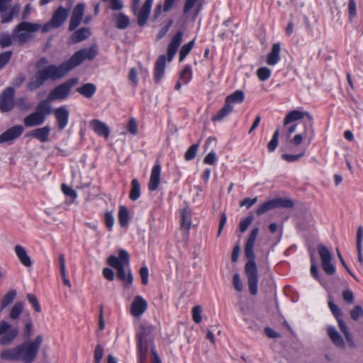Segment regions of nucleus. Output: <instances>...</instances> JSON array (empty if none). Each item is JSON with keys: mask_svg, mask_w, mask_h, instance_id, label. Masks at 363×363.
<instances>
[{"mask_svg": "<svg viewBox=\"0 0 363 363\" xmlns=\"http://www.w3.org/2000/svg\"><path fill=\"white\" fill-rule=\"evenodd\" d=\"M97 54V48L92 45L76 52L70 59L59 66L50 65L39 69L30 79L28 89L33 91L41 86L46 80L57 79L64 77L69 71L81 65L84 61L92 60Z\"/></svg>", "mask_w": 363, "mask_h": 363, "instance_id": "1", "label": "nucleus"}, {"mask_svg": "<svg viewBox=\"0 0 363 363\" xmlns=\"http://www.w3.org/2000/svg\"><path fill=\"white\" fill-rule=\"evenodd\" d=\"M259 233V228H253L245 245V255L248 261L245 264V272L247 277L248 287L252 295L257 294L258 275L257 268L255 261L254 246Z\"/></svg>", "mask_w": 363, "mask_h": 363, "instance_id": "2", "label": "nucleus"}, {"mask_svg": "<svg viewBox=\"0 0 363 363\" xmlns=\"http://www.w3.org/2000/svg\"><path fill=\"white\" fill-rule=\"evenodd\" d=\"M107 263L117 270V277L126 284H130L133 278L130 269V257L128 252L120 250L118 257L111 255Z\"/></svg>", "mask_w": 363, "mask_h": 363, "instance_id": "3", "label": "nucleus"}, {"mask_svg": "<svg viewBox=\"0 0 363 363\" xmlns=\"http://www.w3.org/2000/svg\"><path fill=\"white\" fill-rule=\"evenodd\" d=\"M153 327L150 324L142 325L137 332L138 353L140 363H145L147 352L151 346Z\"/></svg>", "mask_w": 363, "mask_h": 363, "instance_id": "4", "label": "nucleus"}, {"mask_svg": "<svg viewBox=\"0 0 363 363\" xmlns=\"http://www.w3.org/2000/svg\"><path fill=\"white\" fill-rule=\"evenodd\" d=\"M52 112L51 105L48 101H41L37 106L35 112L28 115L23 119L26 127L38 126L43 124L46 116Z\"/></svg>", "mask_w": 363, "mask_h": 363, "instance_id": "5", "label": "nucleus"}, {"mask_svg": "<svg viewBox=\"0 0 363 363\" xmlns=\"http://www.w3.org/2000/svg\"><path fill=\"white\" fill-rule=\"evenodd\" d=\"M42 342L43 336L39 335L34 340L18 345V347H21L20 360L25 363L33 362L37 357Z\"/></svg>", "mask_w": 363, "mask_h": 363, "instance_id": "6", "label": "nucleus"}, {"mask_svg": "<svg viewBox=\"0 0 363 363\" xmlns=\"http://www.w3.org/2000/svg\"><path fill=\"white\" fill-rule=\"evenodd\" d=\"M41 26L38 23L23 21L17 25L13 30V37L20 44H23L32 36V34L37 32Z\"/></svg>", "mask_w": 363, "mask_h": 363, "instance_id": "7", "label": "nucleus"}, {"mask_svg": "<svg viewBox=\"0 0 363 363\" xmlns=\"http://www.w3.org/2000/svg\"><path fill=\"white\" fill-rule=\"evenodd\" d=\"M18 335L17 327H13L5 320L0 321V345H9Z\"/></svg>", "mask_w": 363, "mask_h": 363, "instance_id": "8", "label": "nucleus"}, {"mask_svg": "<svg viewBox=\"0 0 363 363\" xmlns=\"http://www.w3.org/2000/svg\"><path fill=\"white\" fill-rule=\"evenodd\" d=\"M323 271L328 275L335 272V267L332 263L333 256L330 251L324 245L320 244L317 247Z\"/></svg>", "mask_w": 363, "mask_h": 363, "instance_id": "9", "label": "nucleus"}, {"mask_svg": "<svg viewBox=\"0 0 363 363\" xmlns=\"http://www.w3.org/2000/svg\"><path fill=\"white\" fill-rule=\"evenodd\" d=\"M293 206V203L290 200L284 199H276L269 200L258 207L256 211V213L260 216L269 210L278 208V207H286L291 208Z\"/></svg>", "mask_w": 363, "mask_h": 363, "instance_id": "10", "label": "nucleus"}, {"mask_svg": "<svg viewBox=\"0 0 363 363\" xmlns=\"http://www.w3.org/2000/svg\"><path fill=\"white\" fill-rule=\"evenodd\" d=\"M14 89L8 88L0 96V108L3 112L10 111L14 106Z\"/></svg>", "mask_w": 363, "mask_h": 363, "instance_id": "11", "label": "nucleus"}, {"mask_svg": "<svg viewBox=\"0 0 363 363\" xmlns=\"http://www.w3.org/2000/svg\"><path fill=\"white\" fill-rule=\"evenodd\" d=\"M147 302L141 296H136L130 308V314L135 318H140L147 310Z\"/></svg>", "mask_w": 363, "mask_h": 363, "instance_id": "12", "label": "nucleus"}, {"mask_svg": "<svg viewBox=\"0 0 363 363\" xmlns=\"http://www.w3.org/2000/svg\"><path fill=\"white\" fill-rule=\"evenodd\" d=\"M23 130V127L20 125L11 127L0 135V144L13 141L22 135Z\"/></svg>", "mask_w": 363, "mask_h": 363, "instance_id": "13", "label": "nucleus"}, {"mask_svg": "<svg viewBox=\"0 0 363 363\" xmlns=\"http://www.w3.org/2000/svg\"><path fill=\"white\" fill-rule=\"evenodd\" d=\"M84 9L85 6L84 4H78L74 8L69 21V30H74L80 25L84 16Z\"/></svg>", "mask_w": 363, "mask_h": 363, "instance_id": "14", "label": "nucleus"}, {"mask_svg": "<svg viewBox=\"0 0 363 363\" xmlns=\"http://www.w3.org/2000/svg\"><path fill=\"white\" fill-rule=\"evenodd\" d=\"M69 92L70 91L69 90V86L62 83L50 92L48 96V99L45 101H48V102L50 104V101H52L63 100L69 95Z\"/></svg>", "mask_w": 363, "mask_h": 363, "instance_id": "15", "label": "nucleus"}, {"mask_svg": "<svg viewBox=\"0 0 363 363\" xmlns=\"http://www.w3.org/2000/svg\"><path fill=\"white\" fill-rule=\"evenodd\" d=\"M153 0H146L140 11L138 9L136 13L138 23L140 26H143L147 21Z\"/></svg>", "mask_w": 363, "mask_h": 363, "instance_id": "16", "label": "nucleus"}, {"mask_svg": "<svg viewBox=\"0 0 363 363\" xmlns=\"http://www.w3.org/2000/svg\"><path fill=\"white\" fill-rule=\"evenodd\" d=\"M314 137L313 129L311 125L306 126L303 133H298L294 135L291 143L294 146H298L305 140L309 144Z\"/></svg>", "mask_w": 363, "mask_h": 363, "instance_id": "17", "label": "nucleus"}, {"mask_svg": "<svg viewBox=\"0 0 363 363\" xmlns=\"http://www.w3.org/2000/svg\"><path fill=\"white\" fill-rule=\"evenodd\" d=\"M54 114L59 128L61 130L64 129L69 121V111L66 106H61L56 108L54 111Z\"/></svg>", "mask_w": 363, "mask_h": 363, "instance_id": "18", "label": "nucleus"}, {"mask_svg": "<svg viewBox=\"0 0 363 363\" xmlns=\"http://www.w3.org/2000/svg\"><path fill=\"white\" fill-rule=\"evenodd\" d=\"M161 166L158 164L153 166L149 182V189L155 191L160 183Z\"/></svg>", "mask_w": 363, "mask_h": 363, "instance_id": "19", "label": "nucleus"}, {"mask_svg": "<svg viewBox=\"0 0 363 363\" xmlns=\"http://www.w3.org/2000/svg\"><path fill=\"white\" fill-rule=\"evenodd\" d=\"M305 116H307L309 119H311V115L307 112L301 111L299 110H293L289 112L285 116L284 125L286 126L293 122L303 118Z\"/></svg>", "mask_w": 363, "mask_h": 363, "instance_id": "20", "label": "nucleus"}, {"mask_svg": "<svg viewBox=\"0 0 363 363\" xmlns=\"http://www.w3.org/2000/svg\"><path fill=\"white\" fill-rule=\"evenodd\" d=\"M68 16L67 11L63 7H60L53 14L51 21L52 28H58L63 24Z\"/></svg>", "mask_w": 363, "mask_h": 363, "instance_id": "21", "label": "nucleus"}, {"mask_svg": "<svg viewBox=\"0 0 363 363\" xmlns=\"http://www.w3.org/2000/svg\"><path fill=\"white\" fill-rule=\"evenodd\" d=\"M280 43H277L273 44L271 51L269 52L267 57V63L269 65H275L280 61Z\"/></svg>", "mask_w": 363, "mask_h": 363, "instance_id": "22", "label": "nucleus"}, {"mask_svg": "<svg viewBox=\"0 0 363 363\" xmlns=\"http://www.w3.org/2000/svg\"><path fill=\"white\" fill-rule=\"evenodd\" d=\"M15 253L21 263L26 267L33 264L30 257L28 256L25 247L21 245H16L14 247Z\"/></svg>", "mask_w": 363, "mask_h": 363, "instance_id": "23", "label": "nucleus"}, {"mask_svg": "<svg viewBox=\"0 0 363 363\" xmlns=\"http://www.w3.org/2000/svg\"><path fill=\"white\" fill-rule=\"evenodd\" d=\"M50 128L48 126L36 128L28 133V136L33 137L41 143H45L48 140Z\"/></svg>", "mask_w": 363, "mask_h": 363, "instance_id": "24", "label": "nucleus"}, {"mask_svg": "<svg viewBox=\"0 0 363 363\" xmlns=\"http://www.w3.org/2000/svg\"><path fill=\"white\" fill-rule=\"evenodd\" d=\"M166 65L164 55H161L156 61L155 67V80L159 82L164 76Z\"/></svg>", "mask_w": 363, "mask_h": 363, "instance_id": "25", "label": "nucleus"}, {"mask_svg": "<svg viewBox=\"0 0 363 363\" xmlns=\"http://www.w3.org/2000/svg\"><path fill=\"white\" fill-rule=\"evenodd\" d=\"M90 126L96 134L104 135L106 138L108 137L109 129L107 125L101 121L96 119L91 121Z\"/></svg>", "mask_w": 363, "mask_h": 363, "instance_id": "26", "label": "nucleus"}, {"mask_svg": "<svg viewBox=\"0 0 363 363\" xmlns=\"http://www.w3.org/2000/svg\"><path fill=\"white\" fill-rule=\"evenodd\" d=\"M327 332L328 336L337 347L342 349L345 348V344L344 340L334 327L328 326L327 328Z\"/></svg>", "mask_w": 363, "mask_h": 363, "instance_id": "27", "label": "nucleus"}, {"mask_svg": "<svg viewBox=\"0 0 363 363\" xmlns=\"http://www.w3.org/2000/svg\"><path fill=\"white\" fill-rule=\"evenodd\" d=\"M91 35V30L89 28H82L73 33L70 38L72 43H76L87 39Z\"/></svg>", "mask_w": 363, "mask_h": 363, "instance_id": "28", "label": "nucleus"}, {"mask_svg": "<svg viewBox=\"0 0 363 363\" xmlns=\"http://www.w3.org/2000/svg\"><path fill=\"white\" fill-rule=\"evenodd\" d=\"M17 296V291L15 289H11L7 293H6L0 303V308L1 311L6 308L9 306H10L13 301L15 300Z\"/></svg>", "mask_w": 363, "mask_h": 363, "instance_id": "29", "label": "nucleus"}, {"mask_svg": "<svg viewBox=\"0 0 363 363\" xmlns=\"http://www.w3.org/2000/svg\"><path fill=\"white\" fill-rule=\"evenodd\" d=\"M245 99V94L242 91L237 90L225 98V102L228 105L240 104Z\"/></svg>", "mask_w": 363, "mask_h": 363, "instance_id": "30", "label": "nucleus"}, {"mask_svg": "<svg viewBox=\"0 0 363 363\" xmlns=\"http://www.w3.org/2000/svg\"><path fill=\"white\" fill-rule=\"evenodd\" d=\"M21 347H16L12 349L5 350L1 352V357L6 360H20V351Z\"/></svg>", "mask_w": 363, "mask_h": 363, "instance_id": "31", "label": "nucleus"}, {"mask_svg": "<svg viewBox=\"0 0 363 363\" xmlns=\"http://www.w3.org/2000/svg\"><path fill=\"white\" fill-rule=\"evenodd\" d=\"M96 87L94 84L87 83L79 87L77 91L86 98H91L95 94Z\"/></svg>", "mask_w": 363, "mask_h": 363, "instance_id": "32", "label": "nucleus"}, {"mask_svg": "<svg viewBox=\"0 0 363 363\" xmlns=\"http://www.w3.org/2000/svg\"><path fill=\"white\" fill-rule=\"evenodd\" d=\"M24 309V303L22 301L16 302L10 309L9 311V318L13 320H17L21 313H23Z\"/></svg>", "mask_w": 363, "mask_h": 363, "instance_id": "33", "label": "nucleus"}, {"mask_svg": "<svg viewBox=\"0 0 363 363\" xmlns=\"http://www.w3.org/2000/svg\"><path fill=\"white\" fill-rule=\"evenodd\" d=\"M114 21L116 26L118 29H125L130 24L129 18L122 13H118L114 15Z\"/></svg>", "mask_w": 363, "mask_h": 363, "instance_id": "34", "label": "nucleus"}, {"mask_svg": "<svg viewBox=\"0 0 363 363\" xmlns=\"http://www.w3.org/2000/svg\"><path fill=\"white\" fill-rule=\"evenodd\" d=\"M130 220L129 211L124 206H120L118 209V220L121 227H126Z\"/></svg>", "mask_w": 363, "mask_h": 363, "instance_id": "35", "label": "nucleus"}, {"mask_svg": "<svg viewBox=\"0 0 363 363\" xmlns=\"http://www.w3.org/2000/svg\"><path fill=\"white\" fill-rule=\"evenodd\" d=\"M20 9V5L13 6L8 13H4L1 15V22L5 23L11 21L13 18L18 14Z\"/></svg>", "mask_w": 363, "mask_h": 363, "instance_id": "36", "label": "nucleus"}, {"mask_svg": "<svg viewBox=\"0 0 363 363\" xmlns=\"http://www.w3.org/2000/svg\"><path fill=\"white\" fill-rule=\"evenodd\" d=\"M233 110V106L228 105L225 102L224 106L219 110L216 115H215L212 120L213 121H223L227 116H228Z\"/></svg>", "mask_w": 363, "mask_h": 363, "instance_id": "37", "label": "nucleus"}, {"mask_svg": "<svg viewBox=\"0 0 363 363\" xmlns=\"http://www.w3.org/2000/svg\"><path fill=\"white\" fill-rule=\"evenodd\" d=\"M59 261L60 264V274L63 281V283L65 286L70 288L72 286L71 282L67 277L66 272V266H65V256L63 255H59Z\"/></svg>", "mask_w": 363, "mask_h": 363, "instance_id": "38", "label": "nucleus"}, {"mask_svg": "<svg viewBox=\"0 0 363 363\" xmlns=\"http://www.w3.org/2000/svg\"><path fill=\"white\" fill-rule=\"evenodd\" d=\"M140 196V186L138 181L134 179L131 182V189L129 194V198L132 201L138 200Z\"/></svg>", "mask_w": 363, "mask_h": 363, "instance_id": "39", "label": "nucleus"}, {"mask_svg": "<svg viewBox=\"0 0 363 363\" xmlns=\"http://www.w3.org/2000/svg\"><path fill=\"white\" fill-rule=\"evenodd\" d=\"M182 226L186 230H189L191 225V211L189 208H185L182 213Z\"/></svg>", "mask_w": 363, "mask_h": 363, "instance_id": "40", "label": "nucleus"}, {"mask_svg": "<svg viewBox=\"0 0 363 363\" xmlns=\"http://www.w3.org/2000/svg\"><path fill=\"white\" fill-rule=\"evenodd\" d=\"M192 79V71L190 67L184 68L179 75V79L183 82V85L188 84Z\"/></svg>", "mask_w": 363, "mask_h": 363, "instance_id": "41", "label": "nucleus"}, {"mask_svg": "<svg viewBox=\"0 0 363 363\" xmlns=\"http://www.w3.org/2000/svg\"><path fill=\"white\" fill-rule=\"evenodd\" d=\"M195 43V40H192L187 44L184 45L179 52V60L182 61L189 55Z\"/></svg>", "mask_w": 363, "mask_h": 363, "instance_id": "42", "label": "nucleus"}, {"mask_svg": "<svg viewBox=\"0 0 363 363\" xmlns=\"http://www.w3.org/2000/svg\"><path fill=\"white\" fill-rule=\"evenodd\" d=\"M33 330H34V325H33L32 320L29 317L25 321L23 331V337L25 338H28L33 334Z\"/></svg>", "mask_w": 363, "mask_h": 363, "instance_id": "43", "label": "nucleus"}, {"mask_svg": "<svg viewBox=\"0 0 363 363\" xmlns=\"http://www.w3.org/2000/svg\"><path fill=\"white\" fill-rule=\"evenodd\" d=\"M199 144H194L191 145L185 153V159L187 161L193 160L198 152Z\"/></svg>", "mask_w": 363, "mask_h": 363, "instance_id": "44", "label": "nucleus"}, {"mask_svg": "<svg viewBox=\"0 0 363 363\" xmlns=\"http://www.w3.org/2000/svg\"><path fill=\"white\" fill-rule=\"evenodd\" d=\"M271 70L267 67H260L257 71V75L261 81L267 80L271 76Z\"/></svg>", "mask_w": 363, "mask_h": 363, "instance_id": "45", "label": "nucleus"}, {"mask_svg": "<svg viewBox=\"0 0 363 363\" xmlns=\"http://www.w3.org/2000/svg\"><path fill=\"white\" fill-rule=\"evenodd\" d=\"M305 152L306 150H303L301 152L296 155L283 154L281 158L288 162H294L301 159L305 155Z\"/></svg>", "mask_w": 363, "mask_h": 363, "instance_id": "46", "label": "nucleus"}, {"mask_svg": "<svg viewBox=\"0 0 363 363\" xmlns=\"http://www.w3.org/2000/svg\"><path fill=\"white\" fill-rule=\"evenodd\" d=\"M13 39V34L11 35L9 33H4L0 37V45L2 48L9 47L12 44Z\"/></svg>", "mask_w": 363, "mask_h": 363, "instance_id": "47", "label": "nucleus"}, {"mask_svg": "<svg viewBox=\"0 0 363 363\" xmlns=\"http://www.w3.org/2000/svg\"><path fill=\"white\" fill-rule=\"evenodd\" d=\"M26 298H27L28 302L31 305H33V306L34 307L35 310L37 312H40L41 308H40V306L39 304V302L38 301L37 297L34 294H28L26 295Z\"/></svg>", "mask_w": 363, "mask_h": 363, "instance_id": "48", "label": "nucleus"}, {"mask_svg": "<svg viewBox=\"0 0 363 363\" xmlns=\"http://www.w3.org/2000/svg\"><path fill=\"white\" fill-rule=\"evenodd\" d=\"M11 56V51H6L0 54V69H1L9 62Z\"/></svg>", "mask_w": 363, "mask_h": 363, "instance_id": "49", "label": "nucleus"}, {"mask_svg": "<svg viewBox=\"0 0 363 363\" xmlns=\"http://www.w3.org/2000/svg\"><path fill=\"white\" fill-rule=\"evenodd\" d=\"M363 316V309L359 306H355L350 311V317L352 320H357Z\"/></svg>", "mask_w": 363, "mask_h": 363, "instance_id": "50", "label": "nucleus"}, {"mask_svg": "<svg viewBox=\"0 0 363 363\" xmlns=\"http://www.w3.org/2000/svg\"><path fill=\"white\" fill-rule=\"evenodd\" d=\"M356 4L354 0H349L348 2V18L350 22L352 21L353 18L356 16Z\"/></svg>", "mask_w": 363, "mask_h": 363, "instance_id": "51", "label": "nucleus"}, {"mask_svg": "<svg viewBox=\"0 0 363 363\" xmlns=\"http://www.w3.org/2000/svg\"><path fill=\"white\" fill-rule=\"evenodd\" d=\"M328 307L337 320L341 318V310L336 304H335L332 301H329Z\"/></svg>", "mask_w": 363, "mask_h": 363, "instance_id": "52", "label": "nucleus"}, {"mask_svg": "<svg viewBox=\"0 0 363 363\" xmlns=\"http://www.w3.org/2000/svg\"><path fill=\"white\" fill-rule=\"evenodd\" d=\"M253 220V218L252 216H248L245 219L242 220L240 223V230L242 233H244L247 230L250 225L252 223Z\"/></svg>", "mask_w": 363, "mask_h": 363, "instance_id": "53", "label": "nucleus"}, {"mask_svg": "<svg viewBox=\"0 0 363 363\" xmlns=\"http://www.w3.org/2000/svg\"><path fill=\"white\" fill-rule=\"evenodd\" d=\"M201 308L199 306H194L192 310V318L193 320L196 323H199L201 321Z\"/></svg>", "mask_w": 363, "mask_h": 363, "instance_id": "54", "label": "nucleus"}, {"mask_svg": "<svg viewBox=\"0 0 363 363\" xmlns=\"http://www.w3.org/2000/svg\"><path fill=\"white\" fill-rule=\"evenodd\" d=\"M104 356V350L102 347L100 345H96L94 350V359L96 363H101V360L102 359Z\"/></svg>", "mask_w": 363, "mask_h": 363, "instance_id": "55", "label": "nucleus"}, {"mask_svg": "<svg viewBox=\"0 0 363 363\" xmlns=\"http://www.w3.org/2000/svg\"><path fill=\"white\" fill-rule=\"evenodd\" d=\"M140 276L142 279V283L146 285L148 283L149 271L146 266H143L140 269Z\"/></svg>", "mask_w": 363, "mask_h": 363, "instance_id": "56", "label": "nucleus"}, {"mask_svg": "<svg viewBox=\"0 0 363 363\" xmlns=\"http://www.w3.org/2000/svg\"><path fill=\"white\" fill-rule=\"evenodd\" d=\"M127 128H128V132L130 133L131 134H133L134 135L137 134L138 126H137V123H136V121L135 120V118H131L129 120Z\"/></svg>", "mask_w": 363, "mask_h": 363, "instance_id": "57", "label": "nucleus"}, {"mask_svg": "<svg viewBox=\"0 0 363 363\" xmlns=\"http://www.w3.org/2000/svg\"><path fill=\"white\" fill-rule=\"evenodd\" d=\"M62 191L66 196H68L74 199L77 198V192L73 189L65 184L62 185Z\"/></svg>", "mask_w": 363, "mask_h": 363, "instance_id": "58", "label": "nucleus"}, {"mask_svg": "<svg viewBox=\"0 0 363 363\" xmlns=\"http://www.w3.org/2000/svg\"><path fill=\"white\" fill-rule=\"evenodd\" d=\"M342 298L345 302L349 303H353L354 300V294L350 289H347L342 291Z\"/></svg>", "mask_w": 363, "mask_h": 363, "instance_id": "59", "label": "nucleus"}, {"mask_svg": "<svg viewBox=\"0 0 363 363\" xmlns=\"http://www.w3.org/2000/svg\"><path fill=\"white\" fill-rule=\"evenodd\" d=\"M104 218H105V223H106L107 228L109 230H111L114 225V217H113L112 213L106 212L105 213Z\"/></svg>", "mask_w": 363, "mask_h": 363, "instance_id": "60", "label": "nucleus"}, {"mask_svg": "<svg viewBox=\"0 0 363 363\" xmlns=\"http://www.w3.org/2000/svg\"><path fill=\"white\" fill-rule=\"evenodd\" d=\"M216 161V155L213 150L211 151L204 158L203 162L206 164H213Z\"/></svg>", "mask_w": 363, "mask_h": 363, "instance_id": "61", "label": "nucleus"}, {"mask_svg": "<svg viewBox=\"0 0 363 363\" xmlns=\"http://www.w3.org/2000/svg\"><path fill=\"white\" fill-rule=\"evenodd\" d=\"M257 201V197H254L253 199L246 198L243 199L240 203V206H245L247 208H250Z\"/></svg>", "mask_w": 363, "mask_h": 363, "instance_id": "62", "label": "nucleus"}, {"mask_svg": "<svg viewBox=\"0 0 363 363\" xmlns=\"http://www.w3.org/2000/svg\"><path fill=\"white\" fill-rule=\"evenodd\" d=\"M233 285L235 289L238 291H242V284L240 280V275L238 274H235L233 276Z\"/></svg>", "mask_w": 363, "mask_h": 363, "instance_id": "63", "label": "nucleus"}, {"mask_svg": "<svg viewBox=\"0 0 363 363\" xmlns=\"http://www.w3.org/2000/svg\"><path fill=\"white\" fill-rule=\"evenodd\" d=\"M182 36H183V34L182 32H178L175 34V35L174 36V38H172L170 44L176 46L177 48H179L181 43H182Z\"/></svg>", "mask_w": 363, "mask_h": 363, "instance_id": "64", "label": "nucleus"}]
</instances>
